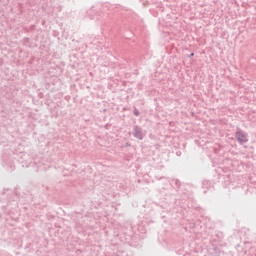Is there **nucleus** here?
Segmentation results:
<instances>
[{"label":"nucleus","instance_id":"1","mask_svg":"<svg viewBox=\"0 0 256 256\" xmlns=\"http://www.w3.org/2000/svg\"><path fill=\"white\" fill-rule=\"evenodd\" d=\"M236 139L237 141H239L240 143H247L248 139H247V134L243 133V132H237L236 133Z\"/></svg>","mask_w":256,"mask_h":256}]
</instances>
